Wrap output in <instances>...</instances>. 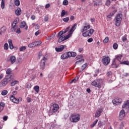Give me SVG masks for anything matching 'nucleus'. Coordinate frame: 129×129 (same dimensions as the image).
<instances>
[{
    "label": "nucleus",
    "instance_id": "0eeeda50",
    "mask_svg": "<svg viewBox=\"0 0 129 129\" xmlns=\"http://www.w3.org/2000/svg\"><path fill=\"white\" fill-rule=\"evenodd\" d=\"M102 62L103 64L105 65V66H106L109 64L110 62V58H109L108 56H105L102 59Z\"/></svg>",
    "mask_w": 129,
    "mask_h": 129
},
{
    "label": "nucleus",
    "instance_id": "f3484780",
    "mask_svg": "<svg viewBox=\"0 0 129 129\" xmlns=\"http://www.w3.org/2000/svg\"><path fill=\"white\" fill-rule=\"evenodd\" d=\"M25 27V30H28V26H27V23H26V22L25 21L22 22L20 25V28H21V29H24Z\"/></svg>",
    "mask_w": 129,
    "mask_h": 129
},
{
    "label": "nucleus",
    "instance_id": "bf43d9fd",
    "mask_svg": "<svg viewBox=\"0 0 129 129\" xmlns=\"http://www.w3.org/2000/svg\"><path fill=\"white\" fill-rule=\"evenodd\" d=\"M113 15H114V14L112 13V14H110L109 15L107 16V18H108L109 19H111V17H112V16H113Z\"/></svg>",
    "mask_w": 129,
    "mask_h": 129
},
{
    "label": "nucleus",
    "instance_id": "2f4dec72",
    "mask_svg": "<svg viewBox=\"0 0 129 129\" xmlns=\"http://www.w3.org/2000/svg\"><path fill=\"white\" fill-rule=\"evenodd\" d=\"M97 122H98V119H96V120L94 121L93 123L91 125V127H94Z\"/></svg>",
    "mask_w": 129,
    "mask_h": 129
},
{
    "label": "nucleus",
    "instance_id": "c756f323",
    "mask_svg": "<svg viewBox=\"0 0 129 129\" xmlns=\"http://www.w3.org/2000/svg\"><path fill=\"white\" fill-rule=\"evenodd\" d=\"M6 2V0H2L1 2V8L2 10H4L5 9V2Z\"/></svg>",
    "mask_w": 129,
    "mask_h": 129
},
{
    "label": "nucleus",
    "instance_id": "2eb2a0df",
    "mask_svg": "<svg viewBox=\"0 0 129 129\" xmlns=\"http://www.w3.org/2000/svg\"><path fill=\"white\" fill-rule=\"evenodd\" d=\"M77 27V24L75 23L72 28L70 30L69 32V34H70V36L71 37V35H72V34L73 33V32H74V31H75V30H76V28Z\"/></svg>",
    "mask_w": 129,
    "mask_h": 129
},
{
    "label": "nucleus",
    "instance_id": "e2e57ef3",
    "mask_svg": "<svg viewBox=\"0 0 129 129\" xmlns=\"http://www.w3.org/2000/svg\"><path fill=\"white\" fill-rule=\"evenodd\" d=\"M31 19L34 20L36 19V16H35V15H32L31 17Z\"/></svg>",
    "mask_w": 129,
    "mask_h": 129
},
{
    "label": "nucleus",
    "instance_id": "13d9d810",
    "mask_svg": "<svg viewBox=\"0 0 129 129\" xmlns=\"http://www.w3.org/2000/svg\"><path fill=\"white\" fill-rule=\"evenodd\" d=\"M112 74V73H111V72H109L107 74V76H108V77H109L110 76H111Z\"/></svg>",
    "mask_w": 129,
    "mask_h": 129
},
{
    "label": "nucleus",
    "instance_id": "f704fd0d",
    "mask_svg": "<svg viewBox=\"0 0 129 129\" xmlns=\"http://www.w3.org/2000/svg\"><path fill=\"white\" fill-rule=\"evenodd\" d=\"M12 74V70L11 69H8L6 71V74L7 75H10V74Z\"/></svg>",
    "mask_w": 129,
    "mask_h": 129
},
{
    "label": "nucleus",
    "instance_id": "4d7b16f0",
    "mask_svg": "<svg viewBox=\"0 0 129 129\" xmlns=\"http://www.w3.org/2000/svg\"><path fill=\"white\" fill-rule=\"evenodd\" d=\"M40 33V30L36 31L35 33V36H38Z\"/></svg>",
    "mask_w": 129,
    "mask_h": 129
},
{
    "label": "nucleus",
    "instance_id": "a211bd4d",
    "mask_svg": "<svg viewBox=\"0 0 129 129\" xmlns=\"http://www.w3.org/2000/svg\"><path fill=\"white\" fill-rule=\"evenodd\" d=\"M10 100H11V101H12V102H14V103H19V101L18 100V99H17V98L15 97V96L13 95L11 96Z\"/></svg>",
    "mask_w": 129,
    "mask_h": 129
},
{
    "label": "nucleus",
    "instance_id": "e433bc0d",
    "mask_svg": "<svg viewBox=\"0 0 129 129\" xmlns=\"http://www.w3.org/2000/svg\"><path fill=\"white\" fill-rule=\"evenodd\" d=\"M2 95L5 96V95H7L8 94V91L7 90H4L1 93Z\"/></svg>",
    "mask_w": 129,
    "mask_h": 129
},
{
    "label": "nucleus",
    "instance_id": "c9c22d12",
    "mask_svg": "<svg viewBox=\"0 0 129 129\" xmlns=\"http://www.w3.org/2000/svg\"><path fill=\"white\" fill-rule=\"evenodd\" d=\"M113 49H114V50H116V49H117V48H118V45L117 44V43H114L113 44Z\"/></svg>",
    "mask_w": 129,
    "mask_h": 129
},
{
    "label": "nucleus",
    "instance_id": "8fccbe9b",
    "mask_svg": "<svg viewBox=\"0 0 129 129\" xmlns=\"http://www.w3.org/2000/svg\"><path fill=\"white\" fill-rule=\"evenodd\" d=\"M63 22L67 23V22L69 21V17L64 18H63Z\"/></svg>",
    "mask_w": 129,
    "mask_h": 129
},
{
    "label": "nucleus",
    "instance_id": "69168bd1",
    "mask_svg": "<svg viewBox=\"0 0 129 129\" xmlns=\"http://www.w3.org/2000/svg\"><path fill=\"white\" fill-rule=\"evenodd\" d=\"M95 21V19L94 18H92L91 19V23H94Z\"/></svg>",
    "mask_w": 129,
    "mask_h": 129
},
{
    "label": "nucleus",
    "instance_id": "864d4df0",
    "mask_svg": "<svg viewBox=\"0 0 129 129\" xmlns=\"http://www.w3.org/2000/svg\"><path fill=\"white\" fill-rule=\"evenodd\" d=\"M1 30V32H2V33H4L6 31V27L3 26V27H2Z\"/></svg>",
    "mask_w": 129,
    "mask_h": 129
},
{
    "label": "nucleus",
    "instance_id": "423d86ee",
    "mask_svg": "<svg viewBox=\"0 0 129 129\" xmlns=\"http://www.w3.org/2000/svg\"><path fill=\"white\" fill-rule=\"evenodd\" d=\"M42 44V42L41 41H37L34 42L29 43L28 44L29 48H34L35 47H37V46H40Z\"/></svg>",
    "mask_w": 129,
    "mask_h": 129
},
{
    "label": "nucleus",
    "instance_id": "6e6d98bb",
    "mask_svg": "<svg viewBox=\"0 0 129 129\" xmlns=\"http://www.w3.org/2000/svg\"><path fill=\"white\" fill-rule=\"evenodd\" d=\"M50 7V4H47L46 5H45V9H49V8Z\"/></svg>",
    "mask_w": 129,
    "mask_h": 129
},
{
    "label": "nucleus",
    "instance_id": "473e14b6",
    "mask_svg": "<svg viewBox=\"0 0 129 129\" xmlns=\"http://www.w3.org/2000/svg\"><path fill=\"white\" fill-rule=\"evenodd\" d=\"M19 83V81H13L11 82V86H15L16 84H18Z\"/></svg>",
    "mask_w": 129,
    "mask_h": 129
},
{
    "label": "nucleus",
    "instance_id": "4be33fe9",
    "mask_svg": "<svg viewBox=\"0 0 129 129\" xmlns=\"http://www.w3.org/2000/svg\"><path fill=\"white\" fill-rule=\"evenodd\" d=\"M8 43L9 44L10 49H11V50H13V49H14V45H13V41H12V39H9L8 40Z\"/></svg>",
    "mask_w": 129,
    "mask_h": 129
},
{
    "label": "nucleus",
    "instance_id": "052dcab7",
    "mask_svg": "<svg viewBox=\"0 0 129 129\" xmlns=\"http://www.w3.org/2000/svg\"><path fill=\"white\" fill-rule=\"evenodd\" d=\"M80 58H82V56L81 55H78L77 57H76V59L77 60L80 59Z\"/></svg>",
    "mask_w": 129,
    "mask_h": 129
},
{
    "label": "nucleus",
    "instance_id": "b1692460",
    "mask_svg": "<svg viewBox=\"0 0 129 129\" xmlns=\"http://www.w3.org/2000/svg\"><path fill=\"white\" fill-rule=\"evenodd\" d=\"M69 57L70 58V57H75V56H76V55H77V53L75 52L69 51Z\"/></svg>",
    "mask_w": 129,
    "mask_h": 129
},
{
    "label": "nucleus",
    "instance_id": "20e7f679",
    "mask_svg": "<svg viewBox=\"0 0 129 129\" xmlns=\"http://www.w3.org/2000/svg\"><path fill=\"white\" fill-rule=\"evenodd\" d=\"M52 106L53 108L52 110L48 113V115H49V116H51V115L54 114L55 112H57L59 109V105H58V104H53Z\"/></svg>",
    "mask_w": 129,
    "mask_h": 129
},
{
    "label": "nucleus",
    "instance_id": "6e6552de",
    "mask_svg": "<svg viewBox=\"0 0 129 129\" xmlns=\"http://www.w3.org/2000/svg\"><path fill=\"white\" fill-rule=\"evenodd\" d=\"M47 60V57H43L41 59L40 67L41 70H44L45 69V65H46V60Z\"/></svg>",
    "mask_w": 129,
    "mask_h": 129
},
{
    "label": "nucleus",
    "instance_id": "f257e3e1",
    "mask_svg": "<svg viewBox=\"0 0 129 129\" xmlns=\"http://www.w3.org/2000/svg\"><path fill=\"white\" fill-rule=\"evenodd\" d=\"M85 26L80 30L81 33H82L83 37H91L93 33H94V29L91 28L89 30H87L91 28L89 23H85Z\"/></svg>",
    "mask_w": 129,
    "mask_h": 129
},
{
    "label": "nucleus",
    "instance_id": "680f3d73",
    "mask_svg": "<svg viewBox=\"0 0 129 129\" xmlns=\"http://www.w3.org/2000/svg\"><path fill=\"white\" fill-rule=\"evenodd\" d=\"M74 83L76 82L78 80V77H75L74 79H73Z\"/></svg>",
    "mask_w": 129,
    "mask_h": 129
},
{
    "label": "nucleus",
    "instance_id": "6ab92c4d",
    "mask_svg": "<svg viewBox=\"0 0 129 129\" xmlns=\"http://www.w3.org/2000/svg\"><path fill=\"white\" fill-rule=\"evenodd\" d=\"M122 108H124L125 109H127L129 108V102L128 101L124 102L122 106Z\"/></svg>",
    "mask_w": 129,
    "mask_h": 129
},
{
    "label": "nucleus",
    "instance_id": "ddd939ff",
    "mask_svg": "<svg viewBox=\"0 0 129 129\" xmlns=\"http://www.w3.org/2000/svg\"><path fill=\"white\" fill-rule=\"evenodd\" d=\"M10 81L11 79L9 78L4 79L2 83V86H6Z\"/></svg>",
    "mask_w": 129,
    "mask_h": 129
},
{
    "label": "nucleus",
    "instance_id": "a19ab883",
    "mask_svg": "<svg viewBox=\"0 0 129 129\" xmlns=\"http://www.w3.org/2000/svg\"><path fill=\"white\" fill-rule=\"evenodd\" d=\"M4 48L5 50H8L9 49V44L8 43H5L4 45Z\"/></svg>",
    "mask_w": 129,
    "mask_h": 129
},
{
    "label": "nucleus",
    "instance_id": "cd10ccee",
    "mask_svg": "<svg viewBox=\"0 0 129 129\" xmlns=\"http://www.w3.org/2000/svg\"><path fill=\"white\" fill-rule=\"evenodd\" d=\"M86 67H87V63L84 64L81 68V70L80 71V72H82V71H83V70H84V69H85V68H86Z\"/></svg>",
    "mask_w": 129,
    "mask_h": 129
},
{
    "label": "nucleus",
    "instance_id": "de8ad7c7",
    "mask_svg": "<svg viewBox=\"0 0 129 129\" xmlns=\"http://www.w3.org/2000/svg\"><path fill=\"white\" fill-rule=\"evenodd\" d=\"M68 1L67 0H64L63 2V6H67L68 5Z\"/></svg>",
    "mask_w": 129,
    "mask_h": 129
},
{
    "label": "nucleus",
    "instance_id": "1a4fd4ad",
    "mask_svg": "<svg viewBox=\"0 0 129 129\" xmlns=\"http://www.w3.org/2000/svg\"><path fill=\"white\" fill-rule=\"evenodd\" d=\"M70 34H69L68 35H66L65 36H59L58 38V43H61V42H63V41H65V40H67L70 38Z\"/></svg>",
    "mask_w": 129,
    "mask_h": 129
},
{
    "label": "nucleus",
    "instance_id": "3c124183",
    "mask_svg": "<svg viewBox=\"0 0 129 129\" xmlns=\"http://www.w3.org/2000/svg\"><path fill=\"white\" fill-rule=\"evenodd\" d=\"M16 33H17V34H21V29H20V28H17Z\"/></svg>",
    "mask_w": 129,
    "mask_h": 129
},
{
    "label": "nucleus",
    "instance_id": "bb28decb",
    "mask_svg": "<svg viewBox=\"0 0 129 129\" xmlns=\"http://www.w3.org/2000/svg\"><path fill=\"white\" fill-rule=\"evenodd\" d=\"M34 89L37 93H39V91H40V87H39V86H35Z\"/></svg>",
    "mask_w": 129,
    "mask_h": 129
},
{
    "label": "nucleus",
    "instance_id": "338daca9",
    "mask_svg": "<svg viewBox=\"0 0 129 129\" xmlns=\"http://www.w3.org/2000/svg\"><path fill=\"white\" fill-rule=\"evenodd\" d=\"M95 72L96 73V74H98V73H99V70L97 69L95 71Z\"/></svg>",
    "mask_w": 129,
    "mask_h": 129
},
{
    "label": "nucleus",
    "instance_id": "c03bdc74",
    "mask_svg": "<svg viewBox=\"0 0 129 129\" xmlns=\"http://www.w3.org/2000/svg\"><path fill=\"white\" fill-rule=\"evenodd\" d=\"M25 49H26V46H22V47H21L20 48L19 51H20V52H22V51L25 50Z\"/></svg>",
    "mask_w": 129,
    "mask_h": 129
},
{
    "label": "nucleus",
    "instance_id": "ea45409f",
    "mask_svg": "<svg viewBox=\"0 0 129 129\" xmlns=\"http://www.w3.org/2000/svg\"><path fill=\"white\" fill-rule=\"evenodd\" d=\"M109 40V38H108V37H106L103 40V42L106 44V43H108Z\"/></svg>",
    "mask_w": 129,
    "mask_h": 129
},
{
    "label": "nucleus",
    "instance_id": "7ed1b4c3",
    "mask_svg": "<svg viewBox=\"0 0 129 129\" xmlns=\"http://www.w3.org/2000/svg\"><path fill=\"white\" fill-rule=\"evenodd\" d=\"M102 83V79H97L94 80L92 83V85L93 86H95V87H98V88H101V84Z\"/></svg>",
    "mask_w": 129,
    "mask_h": 129
},
{
    "label": "nucleus",
    "instance_id": "a18cd8bd",
    "mask_svg": "<svg viewBox=\"0 0 129 129\" xmlns=\"http://www.w3.org/2000/svg\"><path fill=\"white\" fill-rule=\"evenodd\" d=\"M121 64H123L124 65H128L129 61H124L121 62Z\"/></svg>",
    "mask_w": 129,
    "mask_h": 129
},
{
    "label": "nucleus",
    "instance_id": "4c0bfd02",
    "mask_svg": "<svg viewBox=\"0 0 129 129\" xmlns=\"http://www.w3.org/2000/svg\"><path fill=\"white\" fill-rule=\"evenodd\" d=\"M20 0H16L15 1V5H16L17 7L20 6Z\"/></svg>",
    "mask_w": 129,
    "mask_h": 129
},
{
    "label": "nucleus",
    "instance_id": "5701e85b",
    "mask_svg": "<svg viewBox=\"0 0 129 129\" xmlns=\"http://www.w3.org/2000/svg\"><path fill=\"white\" fill-rule=\"evenodd\" d=\"M16 56H11L10 58V61L11 62L12 64H14L15 62H16Z\"/></svg>",
    "mask_w": 129,
    "mask_h": 129
},
{
    "label": "nucleus",
    "instance_id": "5fc2aeb1",
    "mask_svg": "<svg viewBox=\"0 0 129 129\" xmlns=\"http://www.w3.org/2000/svg\"><path fill=\"white\" fill-rule=\"evenodd\" d=\"M70 28V27H68L66 28V29L64 30V34H66V33H67L69 31V29Z\"/></svg>",
    "mask_w": 129,
    "mask_h": 129
},
{
    "label": "nucleus",
    "instance_id": "f03ea898",
    "mask_svg": "<svg viewBox=\"0 0 129 129\" xmlns=\"http://www.w3.org/2000/svg\"><path fill=\"white\" fill-rule=\"evenodd\" d=\"M71 122H78L80 120V114L79 113H74L70 117Z\"/></svg>",
    "mask_w": 129,
    "mask_h": 129
},
{
    "label": "nucleus",
    "instance_id": "412c9836",
    "mask_svg": "<svg viewBox=\"0 0 129 129\" xmlns=\"http://www.w3.org/2000/svg\"><path fill=\"white\" fill-rule=\"evenodd\" d=\"M121 58H122V54H120L115 55V58L113 59L115 61V60H117L118 61H120L121 60Z\"/></svg>",
    "mask_w": 129,
    "mask_h": 129
},
{
    "label": "nucleus",
    "instance_id": "393cba45",
    "mask_svg": "<svg viewBox=\"0 0 129 129\" xmlns=\"http://www.w3.org/2000/svg\"><path fill=\"white\" fill-rule=\"evenodd\" d=\"M102 5V2L101 1L98 0L97 2L94 3V6H97Z\"/></svg>",
    "mask_w": 129,
    "mask_h": 129
},
{
    "label": "nucleus",
    "instance_id": "c85d7f7f",
    "mask_svg": "<svg viewBox=\"0 0 129 129\" xmlns=\"http://www.w3.org/2000/svg\"><path fill=\"white\" fill-rule=\"evenodd\" d=\"M111 67L112 68H117V66L115 63V60L114 59H113V61H112V63L111 64Z\"/></svg>",
    "mask_w": 129,
    "mask_h": 129
},
{
    "label": "nucleus",
    "instance_id": "f8f14e48",
    "mask_svg": "<svg viewBox=\"0 0 129 129\" xmlns=\"http://www.w3.org/2000/svg\"><path fill=\"white\" fill-rule=\"evenodd\" d=\"M122 99L120 98H117L113 100L112 102L113 104H116V105H118V104H120L122 102Z\"/></svg>",
    "mask_w": 129,
    "mask_h": 129
},
{
    "label": "nucleus",
    "instance_id": "09e8293b",
    "mask_svg": "<svg viewBox=\"0 0 129 129\" xmlns=\"http://www.w3.org/2000/svg\"><path fill=\"white\" fill-rule=\"evenodd\" d=\"M110 0H106L105 5L106 6H109L110 5Z\"/></svg>",
    "mask_w": 129,
    "mask_h": 129
},
{
    "label": "nucleus",
    "instance_id": "603ef678",
    "mask_svg": "<svg viewBox=\"0 0 129 129\" xmlns=\"http://www.w3.org/2000/svg\"><path fill=\"white\" fill-rule=\"evenodd\" d=\"M88 43H92V42H93V39L92 38H89L87 40Z\"/></svg>",
    "mask_w": 129,
    "mask_h": 129
},
{
    "label": "nucleus",
    "instance_id": "49530a36",
    "mask_svg": "<svg viewBox=\"0 0 129 129\" xmlns=\"http://www.w3.org/2000/svg\"><path fill=\"white\" fill-rule=\"evenodd\" d=\"M6 104L3 102H0V106L2 107V108L4 109V107H5Z\"/></svg>",
    "mask_w": 129,
    "mask_h": 129
},
{
    "label": "nucleus",
    "instance_id": "39448f33",
    "mask_svg": "<svg viewBox=\"0 0 129 129\" xmlns=\"http://www.w3.org/2000/svg\"><path fill=\"white\" fill-rule=\"evenodd\" d=\"M115 20L116 27H119V26H120V22H121L122 20V15L121 14H118L116 16Z\"/></svg>",
    "mask_w": 129,
    "mask_h": 129
},
{
    "label": "nucleus",
    "instance_id": "9b49d317",
    "mask_svg": "<svg viewBox=\"0 0 129 129\" xmlns=\"http://www.w3.org/2000/svg\"><path fill=\"white\" fill-rule=\"evenodd\" d=\"M102 111H103V109H102V108L97 109L95 114V117H99V116L101 115Z\"/></svg>",
    "mask_w": 129,
    "mask_h": 129
},
{
    "label": "nucleus",
    "instance_id": "774afa93",
    "mask_svg": "<svg viewBox=\"0 0 129 129\" xmlns=\"http://www.w3.org/2000/svg\"><path fill=\"white\" fill-rule=\"evenodd\" d=\"M27 88H31V84H28L26 86Z\"/></svg>",
    "mask_w": 129,
    "mask_h": 129
},
{
    "label": "nucleus",
    "instance_id": "7c9ffc66",
    "mask_svg": "<svg viewBox=\"0 0 129 129\" xmlns=\"http://www.w3.org/2000/svg\"><path fill=\"white\" fill-rule=\"evenodd\" d=\"M19 23V18H16L12 24V26H17V24Z\"/></svg>",
    "mask_w": 129,
    "mask_h": 129
},
{
    "label": "nucleus",
    "instance_id": "dca6fc26",
    "mask_svg": "<svg viewBox=\"0 0 129 129\" xmlns=\"http://www.w3.org/2000/svg\"><path fill=\"white\" fill-rule=\"evenodd\" d=\"M68 58H70L69 52H65L64 53L62 54L60 56V58L62 60H65V59H68Z\"/></svg>",
    "mask_w": 129,
    "mask_h": 129
},
{
    "label": "nucleus",
    "instance_id": "72a5a7b5",
    "mask_svg": "<svg viewBox=\"0 0 129 129\" xmlns=\"http://www.w3.org/2000/svg\"><path fill=\"white\" fill-rule=\"evenodd\" d=\"M82 62V63H83V62H84V59L82 58L81 59L75 62V65H76V64H81V62Z\"/></svg>",
    "mask_w": 129,
    "mask_h": 129
},
{
    "label": "nucleus",
    "instance_id": "9d476101",
    "mask_svg": "<svg viewBox=\"0 0 129 129\" xmlns=\"http://www.w3.org/2000/svg\"><path fill=\"white\" fill-rule=\"evenodd\" d=\"M125 116V111H124V110L122 109L119 114V120H122L123 118H124V117Z\"/></svg>",
    "mask_w": 129,
    "mask_h": 129
},
{
    "label": "nucleus",
    "instance_id": "37998d69",
    "mask_svg": "<svg viewBox=\"0 0 129 129\" xmlns=\"http://www.w3.org/2000/svg\"><path fill=\"white\" fill-rule=\"evenodd\" d=\"M122 40L123 42H126V41L127 40V38H126V36L124 35V36H123L122 37Z\"/></svg>",
    "mask_w": 129,
    "mask_h": 129
},
{
    "label": "nucleus",
    "instance_id": "0e129e2a",
    "mask_svg": "<svg viewBox=\"0 0 129 129\" xmlns=\"http://www.w3.org/2000/svg\"><path fill=\"white\" fill-rule=\"evenodd\" d=\"M3 119H4V120H8V116H4L3 117Z\"/></svg>",
    "mask_w": 129,
    "mask_h": 129
},
{
    "label": "nucleus",
    "instance_id": "aec40b11",
    "mask_svg": "<svg viewBox=\"0 0 129 129\" xmlns=\"http://www.w3.org/2000/svg\"><path fill=\"white\" fill-rule=\"evenodd\" d=\"M22 14V9L20 8H18L16 10H15V14L16 16L19 17V16H21V14Z\"/></svg>",
    "mask_w": 129,
    "mask_h": 129
},
{
    "label": "nucleus",
    "instance_id": "4468645a",
    "mask_svg": "<svg viewBox=\"0 0 129 129\" xmlns=\"http://www.w3.org/2000/svg\"><path fill=\"white\" fill-rule=\"evenodd\" d=\"M65 48H66V45H60L58 47H55V50L58 53L59 52H62Z\"/></svg>",
    "mask_w": 129,
    "mask_h": 129
},
{
    "label": "nucleus",
    "instance_id": "58836bf2",
    "mask_svg": "<svg viewBox=\"0 0 129 129\" xmlns=\"http://www.w3.org/2000/svg\"><path fill=\"white\" fill-rule=\"evenodd\" d=\"M65 15H66V11H65V10H62L60 14V17H63Z\"/></svg>",
    "mask_w": 129,
    "mask_h": 129
},
{
    "label": "nucleus",
    "instance_id": "a878e982",
    "mask_svg": "<svg viewBox=\"0 0 129 129\" xmlns=\"http://www.w3.org/2000/svg\"><path fill=\"white\" fill-rule=\"evenodd\" d=\"M18 28V26L12 25V27L11 28V32H16Z\"/></svg>",
    "mask_w": 129,
    "mask_h": 129
},
{
    "label": "nucleus",
    "instance_id": "79ce46f5",
    "mask_svg": "<svg viewBox=\"0 0 129 129\" xmlns=\"http://www.w3.org/2000/svg\"><path fill=\"white\" fill-rule=\"evenodd\" d=\"M63 34H64V31H63L62 30V31H60L58 33V36L57 37H61L62 36V35H63Z\"/></svg>",
    "mask_w": 129,
    "mask_h": 129
}]
</instances>
